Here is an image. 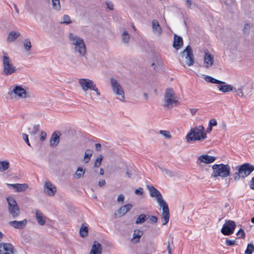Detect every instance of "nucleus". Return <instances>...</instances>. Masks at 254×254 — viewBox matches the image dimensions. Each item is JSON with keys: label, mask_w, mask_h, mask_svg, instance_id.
I'll use <instances>...</instances> for the list:
<instances>
[{"label": "nucleus", "mask_w": 254, "mask_h": 254, "mask_svg": "<svg viewBox=\"0 0 254 254\" xmlns=\"http://www.w3.org/2000/svg\"><path fill=\"white\" fill-rule=\"evenodd\" d=\"M147 188L150 196L155 197L159 205L162 207V218L164 219L163 225L167 224L169 220L170 214L169 207L166 202L163 199L160 191L152 186L147 185Z\"/></svg>", "instance_id": "f257e3e1"}, {"label": "nucleus", "mask_w": 254, "mask_h": 254, "mask_svg": "<svg viewBox=\"0 0 254 254\" xmlns=\"http://www.w3.org/2000/svg\"><path fill=\"white\" fill-rule=\"evenodd\" d=\"M206 137V133L204 132V127L203 126L191 128L187 134L186 139L188 142L193 140H200Z\"/></svg>", "instance_id": "f03ea898"}, {"label": "nucleus", "mask_w": 254, "mask_h": 254, "mask_svg": "<svg viewBox=\"0 0 254 254\" xmlns=\"http://www.w3.org/2000/svg\"><path fill=\"white\" fill-rule=\"evenodd\" d=\"M69 39L74 49L80 56H84L86 54V49L84 40L76 35L70 33Z\"/></svg>", "instance_id": "7ed1b4c3"}, {"label": "nucleus", "mask_w": 254, "mask_h": 254, "mask_svg": "<svg viewBox=\"0 0 254 254\" xmlns=\"http://www.w3.org/2000/svg\"><path fill=\"white\" fill-rule=\"evenodd\" d=\"M3 71L6 75H10L16 72L17 68L12 64L10 58L8 54L3 52L2 58Z\"/></svg>", "instance_id": "20e7f679"}, {"label": "nucleus", "mask_w": 254, "mask_h": 254, "mask_svg": "<svg viewBox=\"0 0 254 254\" xmlns=\"http://www.w3.org/2000/svg\"><path fill=\"white\" fill-rule=\"evenodd\" d=\"M8 203V210L12 218H16L20 214V209L15 199L12 196L6 198Z\"/></svg>", "instance_id": "39448f33"}, {"label": "nucleus", "mask_w": 254, "mask_h": 254, "mask_svg": "<svg viewBox=\"0 0 254 254\" xmlns=\"http://www.w3.org/2000/svg\"><path fill=\"white\" fill-rule=\"evenodd\" d=\"M110 82L114 93L116 95L120 96L121 98H118V99L121 101H124L125 99V93L121 85L113 77L110 78Z\"/></svg>", "instance_id": "423d86ee"}, {"label": "nucleus", "mask_w": 254, "mask_h": 254, "mask_svg": "<svg viewBox=\"0 0 254 254\" xmlns=\"http://www.w3.org/2000/svg\"><path fill=\"white\" fill-rule=\"evenodd\" d=\"M183 57H185L186 63L189 66H191L194 63V56L191 47L188 45L181 53Z\"/></svg>", "instance_id": "0eeeda50"}, {"label": "nucleus", "mask_w": 254, "mask_h": 254, "mask_svg": "<svg viewBox=\"0 0 254 254\" xmlns=\"http://www.w3.org/2000/svg\"><path fill=\"white\" fill-rule=\"evenodd\" d=\"M236 227L235 222L232 220H225L223 224V235L230 236L233 234Z\"/></svg>", "instance_id": "6e6552de"}, {"label": "nucleus", "mask_w": 254, "mask_h": 254, "mask_svg": "<svg viewBox=\"0 0 254 254\" xmlns=\"http://www.w3.org/2000/svg\"><path fill=\"white\" fill-rule=\"evenodd\" d=\"M238 169L239 173L242 175V178H244L249 176L254 170V166L246 163L240 166Z\"/></svg>", "instance_id": "1a4fd4ad"}, {"label": "nucleus", "mask_w": 254, "mask_h": 254, "mask_svg": "<svg viewBox=\"0 0 254 254\" xmlns=\"http://www.w3.org/2000/svg\"><path fill=\"white\" fill-rule=\"evenodd\" d=\"M16 252L13 246L10 243H0V254H14Z\"/></svg>", "instance_id": "9d476101"}, {"label": "nucleus", "mask_w": 254, "mask_h": 254, "mask_svg": "<svg viewBox=\"0 0 254 254\" xmlns=\"http://www.w3.org/2000/svg\"><path fill=\"white\" fill-rule=\"evenodd\" d=\"M79 83L84 92H86L89 89L92 90L93 85L95 84L92 80L86 78L80 79Z\"/></svg>", "instance_id": "9b49d317"}, {"label": "nucleus", "mask_w": 254, "mask_h": 254, "mask_svg": "<svg viewBox=\"0 0 254 254\" xmlns=\"http://www.w3.org/2000/svg\"><path fill=\"white\" fill-rule=\"evenodd\" d=\"M252 87L251 85L241 86L237 89H235V92L238 93V95L240 97H245L249 95L251 92Z\"/></svg>", "instance_id": "f8f14e48"}, {"label": "nucleus", "mask_w": 254, "mask_h": 254, "mask_svg": "<svg viewBox=\"0 0 254 254\" xmlns=\"http://www.w3.org/2000/svg\"><path fill=\"white\" fill-rule=\"evenodd\" d=\"M44 190L47 195L52 196L55 195L57 188L51 182L47 181L44 185Z\"/></svg>", "instance_id": "ddd939ff"}, {"label": "nucleus", "mask_w": 254, "mask_h": 254, "mask_svg": "<svg viewBox=\"0 0 254 254\" xmlns=\"http://www.w3.org/2000/svg\"><path fill=\"white\" fill-rule=\"evenodd\" d=\"M12 93H14L22 98L26 97L27 93L25 90L20 86L16 85L12 91L8 93L9 95H11Z\"/></svg>", "instance_id": "4468645a"}, {"label": "nucleus", "mask_w": 254, "mask_h": 254, "mask_svg": "<svg viewBox=\"0 0 254 254\" xmlns=\"http://www.w3.org/2000/svg\"><path fill=\"white\" fill-rule=\"evenodd\" d=\"M216 159V158L214 156H210L207 154H203L200 155L198 158L197 164H199V162L205 164H210L215 161Z\"/></svg>", "instance_id": "2eb2a0df"}, {"label": "nucleus", "mask_w": 254, "mask_h": 254, "mask_svg": "<svg viewBox=\"0 0 254 254\" xmlns=\"http://www.w3.org/2000/svg\"><path fill=\"white\" fill-rule=\"evenodd\" d=\"M8 224L15 229H22L26 226L27 220L24 219L22 221H11L9 222Z\"/></svg>", "instance_id": "dca6fc26"}, {"label": "nucleus", "mask_w": 254, "mask_h": 254, "mask_svg": "<svg viewBox=\"0 0 254 254\" xmlns=\"http://www.w3.org/2000/svg\"><path fill=\"white\" fill-rule=\"evenodd\" d=\"M7 185L9 188L15 189L17 192L24 191L28 188V186L26 184H7Z\"/></svg>", "instance_id": "f3484780"}, {"label": "nucleus", "mask_w": 254, "mask_h": 254, "mask_svg": "<svg viewBox=\"0 0 254 254\" xmlns=\"http://www.w3.org/2000/svg\"><path fill=\"white\" fill-rule=\"evenodd\" d=\"M212 168L213 169L212 177L222 176V164H215L212 166Z\"/></svg>", "instance_id": "a211bd4d"}, {"label": "nucleus", "mask_w": 254, "mask_h": 254, "mask_svg": "<svg viewBox=\"0 0 254 254\" xmlns=\"http://www.w3.org/2000/svg\"><path fill=\"white\" fill-rule=\"evenodd\" d=\"M152 28L153 33L158 36H160L162 33V29L158 22L156 20H153L152 21Z\"/></svg>", "instance_id": "6ab92c4d"}, {"label": "nucleus", "mask_w": 254, "mask_h": 254, "mask_svg": "<svg viewBox=\"0 0 254 254\" xmlns=\"http://www.w3.org/2000/svg\"><path fill=\"white\" fill-rule=\"evenodd\" d=\"M60 133L59 131H56L54 132L51 137L50 146L55 147L58 145L60 142Z\"/></svg>", "instance_id": "aec40b11"}, {"label": "nucleus", "mask_w": 254, "mask_h": 254, "mask_svg": "<svg viewBox=\"0 0 254 254\" xmlns=\"http://www.w3.org/2000/svg\"><path fill=\"white\" fill-rule=\"evenodd\" d=\"M143 235V231L139 229H135L133 231V237L131 241L133 244L138 243L141 236Z\"/></svg>", "instance_id": "412c9836"}, {"label": "nucleus", "mask_w": 254, "mask_h": 254, "mask_svg": "<svg viewBox=\"0 0 254 254\" xmlns=\"http://www.w3.org/2000/svg\"><path fill=\"white\" fill-rule=\"evenodd\" d=\"M102 247L101 244L97 241H94L92 245L90 254H101Z\"/></svg>", "instance_id": "4be33fe9"}, {"label": "nucleus", "mask_w": 254, "mask_h": 254, "mask_svg": "<svg viewBox=\"0 0 254 254\" xmlns=\"http://www.w3.org/2000/svg\"><path fill=\"white\" fill-rule=\"evenodd\" d=\"M204 64H205V67L208 68L211 66L213 64V57L211 54L205 53L204 59Z\"/></svg>", "instance_id": "5701e85b"}, {"label": "nucleus", "mask_w": 254, "mask_h": 254, "mask_svg": "<svg viewBox=\"0 0 254 254\" xmlns=\"http://www.w3.org/2000/svg\"><path fill=\"white\" fill-rule=\"evenodd\" d=\"M132 205L131 204H127L121 206L118 210V213L120 217L124 216L132 208Z\"/></svg>", "instance_id": "b1692460"}, {"label": "nucleus", "mask_w": 254, "mask_h": 254, "mask_svg": "<svg viewBox=\"0 0 254 254\" xmlns=\"http://www.w3.org/2000/svg\"><path fill=\"white\" fill-rule=\"evenodd\" d=\"M183 41L181 37L175 34L174 41L173 44V47L177 50L180 48V46L183 45Z\"/></svg>", "instance_id": "393cba45"}, {"label": "nucleus", "mask_w": 254, "mask_h": 254, "mask_svg": "<svg viewBox=\"0 0 254 254\" xmlns=\"http://www.w3.org/2000/svg\"><path fill=\"white\" fill-rule=\"evenodd\" d=\"M35 213L38 223L41 226L44 225L45 224L46 220L42 212L39 210H36Z\"/></svg>", "instance_id": "a878e982"}, {"label": "nucleus", "mask_w": 254, "mask_h": 254, "mask_svg": "<svg viewBox=\"0 0 254 254\" xmlns=\"http://www.w3.org/2000/svg\"><path fill=\"white\" fill-rule=\"evenodd\" d=\"M175 98H176L172 99L168 98V99L165 100L164 106L168 108H171L173 107L174 104L177 106L179 102Z\"/></svg>", "instance_id": "bb28decb"}, {"label": "nucleus", "mask_w": 254, "mask_h": 254, "mask_svg": "<svg viewBox=\"0 0 254 254\" xmlns=\"http://www.w3.org/2000/svg\"><path fill=\"white\" fill-rule=\"evenodd\" d=\"M20 35V33L19 32L12 31L8 34L7 37V41L8 42H12Z\"/></svg>", "instance_id": "cd10ccee"}, {"label": "nucleus", "mask_w": 254, "mask_h": 254, "mask_svg": "<svg viewBox=\"0 0 254 254\" xmlns=\"http://www.w3.org/2000/svg\"><path fill=\"white\" fill-rule=\"evenodd\" d=\"M149 217V215H146L145 214H141L139 215L138 218L135 221L136 224H141L144 223Z\"/></svg>", "instance_id": "c85d7f7f"}, {"label": "nucleus", "mask_w": 254, "mask_h": 254, "mask_svg": "<svg viewBox=\"0 0 254 254\" xmlns=\"http://www.w3.org/2000/svg\"><path fill=\"white\" fill-rule=\"evenodd\" d=\"M175 94L172 88H168L166 89L165 94V100L168 99V98H175Z\"/></svg>", "instance_id": "c756f323"}, {"label": "nucleus", "mask_w": 254, "mask_h": 254, "mask_svg": "<svg viewBox=\"0 0 254 254\" xmlns=\"http://www.w3.org/2000/svg\"><path fill=\"white\" fill-rule=\"evenodd\" d=\"M79 234L81 237H85L88 234V228L82 224L79 230Z\"/></svg>", "instance_id": "7c9ffc66"}, {"label": "nucleus", "mask_w": 254, "mask_h": 254, "mask_svg": "<svg viewBox=\"0 0 254 254\" xmlns=\"http://www.w3.org/2000/svg\"><path fill=\"white\" fill-rule=\"evenodd\" d=\"M122 38L125 44H128L130 39V36L127 31L125 30L122 35Z\"/></svg>", "instance_id": "2f4dec72"}, {"label": "nucleus", "mask_w": 254, "mask_h": 254, "mask_svg": "<svg viewBox=\"0 0 254 254\" xmlns=\"http://www.w3.org/2000/svg\"><path fill=\"white\" fill-rule=\"evenodd\" d=\"M9 163L7 161H0V171L3 172L8 169Z\"/></svg>", "instance_id": "473e14b6"}, {"label": "nucleus", "mask_w": 254, "mask_h": 254, "mask_svg": "<svg viewBox=\"0 0 254 254\" xmlns=\"http://www.w3.org/2000/svg\"><path fill=\"white\" fill-rule=\"evenodd\" d=\"M85 172V169H83L82 167H79L77 171L75 173V176L77 179H79L81 177H83Z\"/></svg>", "instance_id": "72a5a7b5"}, {"label": "nucleus", "mask_w": 254, "mask_h": 254, "mask_svg": "<svg viewBox=\"0 0 254 254\" xmlns=\"http://www.w3.org/2000/svg\"><path fill=\"white\" fill-rule=\"evenodd\" d=\"M92 155V151L90 149H87L85 152L84 160L85 163H87L89 161Z\"/></svg>", "instance_id": "f704fd0d"}, {"label": "nucleus", "mask_w": 254, "mask_h": 254, "mask_svg": "<svg viewBox=\"0 0 254 254\" xmlns=\"http://www.w3.org/2000/svg\"><path fill=\"white\" fill-rule=\"evenodd\" d=\"M39 128V125H34L32 128H28L29 132L30 134L35 135L38 132Z\"/></svg>", "instance_id": "c9c22d12"}, {"label": "nucleus", "mask_w": 254, "mask_h": 254, "mask_svg": "<svg viewBox=\"0 0 254 254\" xmlns=\"http://www.w3.org/2000/svg\"><path fill=\"white\" fill-rule=\"evenodd\" d=\"M230 174V167L228 164H223V178L229 176Z\"/></svg>", "instance_id": "e433bc0d"}, {"label": "nucleus", "mask_w": 254, "mask_h": 254, "mask_svg": "<svg viewBox=\"0 0 254 254\" xmlns=\"http://www.w3.org/2000/svg\"><path fill=\"white\" fill-rule=\"evenodd\" d=\"M174 250V246L173 242V237H172L171 241H169L167 244V251L168 254H171L172 251Z\"/></svg>", "instance_id": "4c0bfd02"}, {"label": "nucleus", "mask_w": 254, "mask_h": 254, "mask_svg": "<svg viewBox=\"0 0 254 254\" xmlns=\"http://www.w3.org/2000/svg\"><path fill=\"white\" fill-rule=\"evenodd\" d=\"M254 252V246L253 244H248L246 250L245 251V254H252Z\"/></svg>", "instance_id": "58836bf2"}, {"label": "nucleus", "mask_w": 254, "mask_h": 254, "mask_svg": "<svg viewBox=\"0 0 254 254\" xmlns=\"http://www.w3.org/2000/svg\"><path fill=\"white\" fill-rule=\"evenodd\" d=\"M233 89L234 88L232 85L228 84L223 81V93L233 91Z\"/></svg>", "instance_id": "ea45409f"}, {"label": "nucleus", "mask_w": 254, "mask_h": 254, "mask_svg": "<svg viewBox=\"0 0 254 254\" xmlns=\"http://www.w3.org/2000/svg\"><path fill=\"white\" fill-rule=\"evenodd\" d=\"M24 46L26 51H28L31 49V44L29 39L27 38L24 40Z\"/></svg>", "instance_id": "a19ab883"}, {"label": "nucleus", "mask_w": 254, "mask_h": 254, "mask_svg": "<svg viewBox=\"0 0 254 254\" xmlns=\"http://www.w3.org/2000/svg\"><path fill=\"white\" fill-rule=\"evenodd\" d=\"M53 8L59 10L61 9L60 0H52Z\"/></svg>", "instance_id": "79ce46f5"}, {"label": "nucleus", "mask_w": 254, "mask_h": 254, "mask_svg": "<svg viewBox=\"0 0 254 254\" xmlns=\"http://www.w3.org/2000/svg\"><path fill=\"white\" fill-rule=\"evenodd\" d=\"M103 157L102 155H100L99 157H98L95 163H94V167L95 168H98L101 164V162L103 160Z\"/></svg>", "instance_id": "37998d69"}, {"label": "nucleus", "mask_w": 254, "mask_h": 254, "mask_svg": "<svg viewBox=\"0 0 254 254\" xmlns=\"http://www.w3.org/2000/svg\"><path fill=\"white\" fill-rule=\"evenodd\" d=\"M63 21L62 22V23H64L66 24H69L71 23L70 20V18L68 15H64L63 17Z\"/></svg>", "instance_id": "c03bdc74"}, {"label": "nucleus", "mask_w": 254, "mask_h": 254, "mask_svg": "<svg viewBox=\"0 0 254 254\" xmlns=\"http://www.w3.org/2000/svg\"><path fill=\"white\" fill-rule=\"evenodd\" d=\"M160 133L165 136L166 138H171L172 136L169 131L160 130Z\"/></svg>", "instance_id": "a18cd8bd"}, {"label": "nucleus", "mask_w": 254, "mask_h": 254, "mask_svg": "<svg viewBox=\"0 0 254 254\" xmlns=\"http://www.w3.org/2000/svg\"><path fill=\"white\" fill-rule=\"evenodd\" d=\"M212 83L218 84V88L220 91H222V81L215 78H213Z\"/></svg>", "instance_id": "49530a36"}, {"label": "nucleus", "mask_w": 254, "mask_h": 254, "mask_svg": "<svg viewBox=\"0 0 254 254\" xmlns=\"http://www.w3.org/2000/svg\"><path fill=\"white\" fill-rule=\"evenodd\" d=\"M160 169L162 170V171L163 172H164L165 174L166 175L169 176V177H171V176H173V172H172V171H171L167 169L162 168L161 167H160Z\"/></svg>", "instance_id": "de8ad7c7"}, {"label": "nucleus", "mask_w": 254, "mask_h": 254, "mask_svg": "<svg viewBox=\"0 0 254 254\" xmlns=\"http://www.w3.org/2000/svg\"><path fill=\"white\" fill-rule=\"evenodd\" d=\"M225 243L227 246H233L235 245L236 241L235 240H230L227 238Z\"/></svg>", "instance_id": "09e8293b"}, {"label": "nucleus", "mask_w": 254, "mask_h": 254, "mask_svg": "<svg viewBox=\"0 0 254 254\" xmlns=\"http://www.w3.org/2000/svg\"><path fill=\"white\" fill-rule=\"evenodd\" d=\"M22 137H23V140L25 141L26 144L28 146H31V145H30V143L29 142V139H28V135L26 133H22Z\"/></svg>", "instance_id": "8fccbe9b"}, {"label": "nucleus", "mask_w": 254, "mask_h": 254, "mask_svg": "<svg viewBox=\"0 0 254 254\" xmlns=\"http://www.w3.org/2000/svg\"><path fill=\"white\" fill-rule=\"evenodd\" d=\"M203 76H204V79H205V80L208 82H209V83H212V81H213V77H211V76H210L209 75H203Z\"/></svg>", "instance_id": "3c124183"}, {"label": "nucleus", "mask_w": 254, "mask_h": 254, "mask_svg": "<svg viewBox=\"0 0 254 254\" xmlns=\"http://www.w3.org/2000/svg\"><path fill=\"white\" fill-rule=\"evenodd\" d=\"M240 178H242V175L241 174L239 173V170H238L237 172H235L234 174V180H237L239 179Z\"/></svg>", "instance_id": "603ef678"}, {"label": "nucleus", "mask_w": 254, "mask_h": 254, "mask_svg": "<svg viewBox=\"0 0 254 254\" xmlns=\"http://www.w3.org/2000/svg\"><path fill=\"white\" fill-rule=\"evenodd\" d=\"M217 125V121L215 119H213L209 121V126L212 127L214 126H216Z\"/></svg>", "instance_id": "864d4df0"}, {"label": "nucleus", "mask_w": 254, "mask_h": 254, "mask_svg": "<svg viewBox=\"0 0 254 254\" xmlns=\"http://www.w3.org/2000/svg\"><path fill=\"white\" fill-rule=\"evenodd\" d=\"M143 189L142 188H139L135 190V193L138 195H141L143 194Z\"/></svg>", "instance_id": "5fc2aeb1"}, {"label": "nucleus", "mask_w": 254, "mask_h": 254, "mask_svg": "<svg viewBox=\"0 0 254 254\" xmlns=\"http://www.w3.org/2000/svg\"><path fill=\"white\" fill-rule=\"evenodd\" d=\"M250 30V25L248 23H246L244 25V33H249Z\"/></svg>", "instance_id": "6e6d98bb"}, {"label": "nucleus", "mask_w": 254, "mask_h": 254, "mask_svg": "<svg viewBox=\"0 0 254 254\" xmlns=\"http://www.w3.org/2000/svg\"><path fill=\"white\" fill-rule=\"evenodd\" d=\"M241 235V238L244 239L245 238V233L243 229H240L238 232L237 233V235Z\"/></svg>", "instance_id": "4d7b16f0"}, {"label": "nucleus", "mask_w": 254, "mask_h": 254, "mask_svg": "<svg viewBox=\"0 0 254 254\" xmlns=\"http://www.w3.org/2000/svg\"><path fill=\"white\" fill-rule=\"evenodd\" d=\"M149 218L150 222L152 223H155L157 222L158 218L155 216H151L150 217L149 216Z\"/></svg>", "instance_id": "13d9d810"}, {"label": "nucleus", "mask_w": 254, "mask_h": 254, "mask_svg": "<svg viewBox=\"0 0 254 254\" xmlns=\"http://www.w3.org/2000/svg\"><path fill=\"white\" fill-rule=\"evenodd\" d=\"M106 4L110 10H113L114 9V5L111 2L106 1Z\"/></svg>", "instance_id": "bf43d9fd"}, {"label": "nucleus", "mask_w": 254, "mask_h": 254, "mask_svg": "<svg viewBox=\"0 0 254 254\" xmlns=\"http://www.w3.org/2000/svg\"><path fill=\"white\" fill-rule=\"evenodd\" d=\"M47 137V133L45 131H42L41 133L40 139L41 141L45 140Z\"/></svg>", "instance_id": "052dcab7"}, {"label": "nucleus", "mask_w": 254, "mask_h": 254, "mask_svg": "<svg viewBox=\"0 0 254 254\" xmlns=\"http://www.w3.org/2000/svg\"><path fill=\"white\" fill-rule=\"evenodd\" d=\"M249 186L251 189L254 190V177L252 178L251 181L249 182Z\"/></svg>", "instance_id": "680f3d73"}, {"label": "nucleus", "mask_w": 254, "mask_h": 254, "mask_svg": "<svg viewBox=\"0 0 254 254\" xmlns=\"http://www.w3.org/2000/svg\"><path fill=\"white\" fill-rule=\"evenodd\" d=\"M125 199V196L123 194H120L117 198L118 202H123Z\"/></svg>", "instance_id": "e2e57ef3"}, {"label": "nucleus", "mask_w": 254, "mask_h": 254, "mask_svg": "<svg viewBox=\"0 0 254 254\" xmlns=\"http://www.w3.org/2000/svg\"><path fill=\"white\" fill-rule=\"evenodd\" d=\"M94 90V91L96 92L97 95L98 96H100V92L99 91L98 88L96 87V84L95 85H93V88H92V90Z\"/></svg>", "instance_id": "0e129e2a"}, {"label": "nucleus", "mask_w": 254, "mask_h": 254, "mask_svg": "<svg viewBox=\"0 0 254 254\" xmlns=\"http://www.w3.org/2000/svg\"><path fill=\"white\" fill-rule=\"evenodd\" d=\"M106 184L105 180H100L98 183V185L101 187L105 185Z\"/></svg>", "instance_id": "69168bd1"}, {"label": "nucleus", "mask_w": 254, "mask_h": 254, "mask_svg": "<svg viewBox=\"0 0 254 254\" xmlns=\"http://www.w3.org/2000/svg\"><path fill=\"white\" fill-rule=\"evenodd\" d=\"M191 4V1L190 0H186V5L188 8H190Z\"/></svg>", "instance_id": "338daca9"}, {"label": "nucleus", "mask_w": 254, "mask_h": 254, "mask_svg": "<svg viewBox=\"0 0 254 254\" xmlns=\"http://www.w3.org/2000/svg\"><path fill=\"white\" fill-rule=\"evenodd\" d=\"M95 147L97 151H100L101 148V145L100 143H96Z\"/></svg>", "instance_id": "774afa93"}]
</instances>
